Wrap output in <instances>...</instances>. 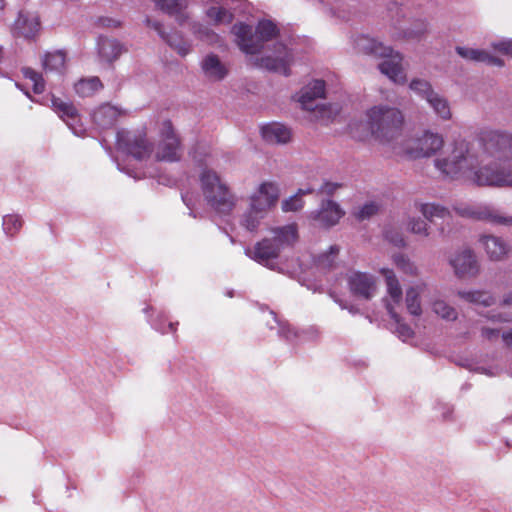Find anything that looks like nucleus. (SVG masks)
Returning <instances> with one entry per match:
<instances>
[{"label": "nucleus", "instance_id": "4c0bfd02", "mask_svg": "<svg viewBox=\"0 0 512 512\" xmlns=\"http://www.w3.org/2000/svg\"><path fill=\"white\" fill-rule=\"evenodd\" d=\"M276 201V194H254L251 198V209L257 214L274 206Z\"/></svg>", "mask_w": 512, "mask_h": 512}, {"label": "nucleus", "instance_id": "423d86ee", "mask_svg": "<svg viewBox=\"0 0 512 512\" xmlns=\"http://www.w3.org/2000/svg\"><path fill=\"white\" fill-rule=\"evenodd\" d=\"M325 95V82L323 80H312L299 92L297 101L302 109L311 111L316 120L327 122L332 120L340 112L337 104H317L318 99Z\"/></svg>", "mask_w": 512, "mask_h": 512}, {"label": "nucleus", "instance_id": "f704fd0d", "mask_svg": "<svg viewBox=\"0 0 512 512\" xmlns=\"http://www.w3.org/2000/svg\"><path fill=\"white\" fill-rule=\"evenodd\" d=\"M102 87L98 77L81 79L74 85L75 92L81 97H88L94 94Z\"/></svg>", "mask_w": 512, "mask_h": 512}, {"label": "nucleus", "instance_id": "f03ea898", "mask_svg": "<svg viewBox=\"0 0 512 512\" xmlns=\"http://www.w3.org/2000/svg\"><path fill=\"white\" fill-rule=\"evenodd\" d=\"M278 33L277 25L266 19L259 21L255 28L243 22L232 27L239 49L250 56L249 62L252 66L288 76L294 55L284 44L277 43L269 54L257 56L264 49L265 43L274 39Z\"/></svg>", "mask_w": 512, "mask_h": 512}, {"label": "nucleus", "instance_id": "bb28decb", "mask_svg": "<svg viewBox=\"0 0 512 512\" xmlns=\"http://www.w3.org/2000/svg\"><path fill=\"white\" fill-rule=\"evenodd\" d=\"M67 55L64 50L46 52L42 58V67L46 73L56 72L62 74L65 71Z\"/></svg>", "mask_w": 512, "mask_h": 512}, {"label": "nucleus", "instance_id": "ddd939ff", "mask_svg": "<svg viewBox=\"0 0 512 512\" xmlns=\"http://www.w3.org/2000/svg\"><path fill=\"white\" fill-rule=\"evenodd\" d=\"M161 138L155 154L156 159L167 162L178 161L180 159V142L171 121L165 120L162 123Z\"/></svg>", "mask_w": 512, "mask_h": 512}, {"label": "nucleus", "instance_id": "dca6fc26", "mask_svg": "<svg viewBox=\"0 0 512 512\" xmlns=\"http://www.w3.org/2000/svg\"><path fill=\"white\" fill-rule=\"evenodd\" d=\"M479 244L490 261L501 262L506 260L511 253L510 244L502 237L485 234L479 237Z\"/></svg>", "mask_w": 512, "mask_h": 512}, {"label": "nucleus", "instance_id": "4d7b16f0", "mask_svg": "<svg viewBox=\"0 0 512 512\" xmlns=\"http://www.w3.org/2000/svg\"><path fill=\"white\" fill-rule=\"evenodd\" d=\"M481 335L487 340H493L499 336V330L491 327H483L481 329Z\"/></svg>", "mask_w": 512, "mask_h": 512}, {"label": "nucleus", "instance_id": "c85d7f7f", "mask_svg": "<svg viewBox=\"0 0 512 512\" xmlns=\"http://www.w3.org/2000/svg\"><path fill=\"white\" fill-rule=\"evenodd\" d=\"M200 183L204 192H227L228 190L220 176L209 169L203 170L200 174Z\"/></svg>", "mask_w": 512, "mask_h": 512}, {"label": "nucleus", "instance_id": "3c124183", "mask_svg": "<svg viewBox=\"0 0 512 512\" xmlns=\"http://www.w3.org/2000/svg\"><path fill=\"white\" fill-rule=\"evenodd\" d=\"M385 238L392 244L398 247H404L405 246V239L404 237L396 230H387L385 232Z\"/></svg>", "mask_w": 512, "mask_h": 512}, {"label": "nucleus", "instance_id": "412c9836", "mask_svg": "<svg viewBox=\"0 0 512 512\" xmlns=\"http://www.w3.org/2000/svg\"><path fill=\"white\" fill-rule=\"evenodd\" d=\"M428 285L425 281L419 280L409 285L405 292V306L407 311L413 316L422 314L420 296L425 294Z\"/></svg>", "mask_w": 512, "mask_h": 512}, {"label": "nucleus", "instance_id": "4be33fe9", "mask_svg": "<svg viewBox=\"0 0 512 512\" xmlns=\"http://www.w3.org/2000/svg\"><path fill=\"white\" fill-rule=\"evenodd\" d=\"M457 54L467 61L482 62L491 66L502 67L504 62L502 59L489 54L483 49L471 48V47H456Z\"/></svg>", "mask_w": 512, "mask_h": 512}, {"label": "nucleus", "instance_id": "052dcab7", "mask_svg": "<svg viewBox=\"0 0 512 512\" xmlns=\"http://www.w3.org/2000/svg\"><path fill=\"white\" fill-rule=\"evenodd\" d=\"M117 162V167L120 171L122 172H125L126 174H128L129 176L133 177V178H139L140 175L135 172L134 170H130L129 168H126V167H122L121 164L116 160Z\"/></svg>", "mask_w": 512, "mask_h": 512}, {"label": "nucleus", "instance_id": "20e7f679", "mask_svg": "<svg viewBox=\"0 0 512 512\" xmlns=\"http://www.w3.org/2000/svg\"><path fill=\"white\" fill-rule=\"evenodd\" d=\"M353 45L358 53L384 58L379 63L378 68L392 82L396 84H404L406 82V73L402 67L403 57L400 53L395 52L391 47L383 45V43L368 35L356 36L353 38Z\"/></svg>", "mask_w": 512, "mask_h": 512}, {"label": "nucleus", "instance_id": "4468645a", "mask_svg": "<svg viewBox=\"0 0 512 512\" xmlns=\"http://www.w3.org/2000/svg\"><path fill=\"white\" fill-rule=\"evenodd\" d=\"M41 22L39 16L34 12L19 11L11 32L15 37L26 40H34L40 33Z\"/></svg>", "mask_w": 512, "mask_h": 512}, {"label": "nucleus", "instance_id": "a19ab883", "mask_svg": "<svg viewBox=\"0 0 512 512\" xmlns=\"http://www.w3.org/2000/svg\"><path fill=\"white\" fill-rule=\"evenodd\" d=\"M22 73L24 78L31 82L34 93L40 94L44 91L45 83L40 73L29 67L23 68Z\"/></svg>", "mask_w": 512, "mask_h": 512}, {"label": "nucleus", "instance_id": "393cba45", "mask_svg": "<svg viewBox=\"0 0 512 512\" xmlns=\"http://www.w3.org/2000/svg\"><path fill=\"white\" fill-rule=\"evenodd\" d=\"M119 116L120 110L117 107L104 104L93 112L92 119L99 128L105 129L112 127Z\"/></svg>", "mask_w": 512, "mask_h": 512}, {"label": "nucleus", "instance_id": "c9c22d12", "mask_svg": "<svg viewBox=\"0 0 512 512\" xmlns=\"http://www.w3.org/2000/svg\"><path fill=\"white\" fill-rule=\"evenodd\" d=\"M207 202L219 213L229 212L234 205L232 194H210Z\"/></svg>", "mask_w": 512, "mask_h": 512}, {"label": "nucleus", "instance_id": "a878e982", "mask_svg": "<svg viewBox=\"0 0 512 512\" xmlns=\"http://www.w3.org/2000/svg\"><path fill=\"white\" fill-rule=\"evenodd\" d=\"M98 53L103 61L112 62L124 51V47L115 39L100 36L97 42Z\"/></svg>", "mask_w": 512, "mask_h": 512}, {"label": "nucleus", "instance_id": "ea45409f", "mask_svg": "<svg viewBox=\"0 0 512 512\" xmlns=\"http://www.w3.org/2000/svg\"><path fill=\"white\" fill-rule=\"evenodd\" d=\"M270 316L277 325L278 333L280 336L286 338L289 341H301L300 333L292 328L289 323L278 320L273 312H270Z\"/></svg>", "mask_w": 512, "mask_h": 512}, {"label": "nucleus", "instance_id": "e433bc0d", "mask_svg": "<svg viewBox=\"0 0 512 512\" xmlns=\"http://www.w3.org/2000/svg\"><path fill=\"white\" fill-rule=\"evenodd\" d=\"M392 261L397 269L403 274L409 276H418L419 269L417 265L406 255L397 253L392 257Z\"/></svg>", "mask_w": 512, "mask_h": 512}, {"label": "nucleus", "instance_id": "7ed1b4c3", "mask_svg": "<svg viewBox=\"0 0 512 512\" xmlns=\"http://www.w3.org/2000/svg\"><path fill=\"white\" fill-rule=\"evenodd\" d=\"M366 121L353 120L348 129L351 136L364 141L372 136L383 144L397 140L404 124V116L400 109L387 104H378L367 109Z\"/></svg>", "mask_w": 512, "mask_h": 512}, {"label": "nucleus", "instance_id": "1a4fd4ad", "mask_svg": "<svg viewBox=\"0 0 512 512\" xmlns=\"http://www.w3.org/2000/svg\"><path fill=\"white\" fill-rule=\"evenodd\" d=\"M116 147L119 152L138 161L148 158L152 153V145L143 131H118Z\"/></svg>", "mask_w": 512, "mask_h": 512}, {"label": "nucleus", "instance_id": "72a5a7b5", "mask_svg": "<svg viewBox=\"0 0 512 512\" xmlns=\"http://www.w3.org/2000/svg\"><path fill=\"white\" fill-rule=\"evenodd\" d=\"M431 309L437 316L446 321H454L458 317L456 309L440 298L431 301Z\"/></svg>", "mask_w": 512, "mask_h": 512}, {"label": "nucleus", "instance_id": "8fccbe9b", "mask_svg": "<svg viewBox=\"0 0 512 512\" xmlns=\"http://www.w3.org/2000/svg\"><path fill=\"white\" fill-rule=\"evenodd\" d=\"M492 47L495 50L512 57V39H503L493 42Z\"/></svg>", "mask_w": 512, "mask_h": 512}, {"label": "nucleus", "instance_id": "c03bdc74", "mask_svg": "<svg viewBox=\"0 0 512 512\" xmlns=\"http://www.w3.org/2000/svg\"><path fill=\"white\" fill-rule=\"evenodd\" d=\"M191 31L201 40L213 41L217 37V35L209 27L199 22H193L191 24Z\"/></svg>", "mask_w": 512, "mask_h": 512}, {"label": "nucleus", "instance_id": "f3484780", "mask_svg": "<svg viewBox=\"0 0 512 512\" xmlns=\"http://www.w3.org/2000/svg\"><path fill=\"white\" fill-rule=\"evenodd\" d=\"M348 284L353 294L367 300L374 297L377 291L376 278L364 272H351L348 275Z\"/></svg>", "mask_w": 512, "mask_h": 512}, {"label": "nucleus", "instance_id": "680f3d73", "mask_svg": "<svg viewBox=\"0 0 512 512\" xmlns=\"http://www.w3.org/2000/svg\"><path fill=\"white\" fill-rule=\"evenodd\" d=\"M245 226L248 230H254L256 227H257V222L252 220L250 221L249 219L246 220V223H245Z\"/></svg>", "mask_w": 512, "mask_h": 512}, {"label": "nucleus", "instance_id": "6e6552de", "mask_svg": "<svg viewBox=\"0 0 512 512\" xmlns=\"http://www.w3.org/2000/svg\"><path fill=\"white\" fill-rule=\"evenodd\" d=\"M444 145V138L437 132L425 130L420 136L405 141L397 153L410 159L431 157Z\"/></svg>", "mask_w": 512, "mask_h": 512}, {"label": "nucleus", "instance_id": "2f4dec72", "mask_svg": "<svg viewBox=\"0 0 512 512\" xmlns=\"http://www.w3.org/2000/svg\"><path fill=\"white\" fill-rule=\"evenodd\" d=\"M24 225V220L21 215L16 213L6 214L2 218V231L8 238H15Z\"/></svg>", "mask_w": 512, "mask_h": 512}, {"label": "nucleus", "instance_id": "a18cd8bd", "mask_svg": "<svg viewBox=\"0 0 512 512\" xmlns=\"http://www.w3.org/2000/svg\"><path fill=\"white\" fill-rule=\"evenodd\" d=\"M304 207V202L300 194H293L282 202L284 212H297Z\"/></svg>", "mask_w": 512, "mask_h": 512}, {"label": "nucleus", "instance_id": "aec40b11", "mask_svg": "<svg viewBox=\"0 0 512 512\" xmlns=\"http://www.w3.org/2000/svg\"><path fill=\"white\" fill-rule=\"evenodd\" d=\"M156 9L173 17L180 25L185 24L190 15L187 11L188 0H154Z\"/></svg>", "mask_w": 512, "mask_h": 512}, {"label": "nucleus", "instance_id": "bf43d9fd", "mask_svg": "<svg viewBox=\"0 0 512 512\" xmlns=\"http://www.w3.org/2000/svg\"><path fill=\"white\" fill-rule=\"evenodd\" d=\"M504 344L512 349V328L502 334Z\"/></svg>", "mask_w": 512, "mask_h": 512}, {"label": "nucleus", "instance_id": "5fc2aeb1", "mask_svg": "<svg viewBox=\"0 0 512 512\" xmlns=\"http://www.w3.org/2000/svg\"><path fill=\"white\" fill-rule=\"evenodd\" d=\"M339 189H346V186L343 183L327 181L324 182L319 192H335Z\"/></svg>", "mask_w": 512, "mask_h": 512}, {"label": "nucleus", "instance_id": "f257e3e1", "mask_svg": "<svg viewBox=\"0 0 512 512\" xmlns=\"http://www.w3.org/2000/svg\"><path fill=\"white\" fill-rule=\"evenodd\" d=\"M497 156H486L465 139H455L448 146L447 155L437 158L438 171L452 179H465L479 187L512 188V165H504Z\"/></svg>", "mask_w": 512, "mask_h": 512}, {"label": "nucleus", "instance_id": "864d4df0", "mask_svg": "<svg viewBox=\"0 0 512 512\" xmlns=\"http://www.w3.org/2000/svg\"><path fill=\"white\" fill-rule=\"evenodd\" d=\"M320 332L317 327L310 326L300 333L301 341L314 340L318 338Z\"/></svg>", "mask_w": 512, "mask_h": 512}, {"label": "nucleus", "instance_id": "338daca9", "mask_svg": "<svg viewBox=\"0 0 512 512\" xmlns=\"http://www.w3.org/2000/svg\"><path fill=\"white\" fill-rule=\"evenodd\" d=\"M169 329H170V331H174L175 330V327H174L173 323H169Z\"/></svg>", "mask_w": 512, "mask_h": 512}, {"label": "nucleus", "instance_id": "2eb2a0df", "mask_svg": "<svg viewBox=\"0 0 512 512\" xmlns=\"http://www.w3.org/2000/svg\"><path fill=\"white\" fill-rule=\"evenodd\" d=\"M52 108L58 116L67 124L76 136H84L86 129L81 121L77 109L69 102L59 98H51Z\"/></svg>", "mask_w": 512, "mask_h": 512}, {"label": "nucleus", "instance_id": "7c9ffc66", "mask_svg": "<svg viewBox=\"0 0 512 512\" xmlns=\"http://www.w3.org/2000/svg\"><path fill=\"white\" fill-rule=\"evenodd\" d=\"M429 107L433 110L434 114L441 120L447 121L452 117L449 101L438 92H435L426 101Z\"/></svg>", "mask_w": 512, "mask_h": 512}, {"label": "nucleus", "instance_id": "37998d69", "mask_svg": "<svg viewBox=\"0 0 512 512\" xmlns=\"http://www.w3.org/2000/svg\"><path fill=\"white\" fill-rule=\"evenodd\" d=\"M386 307H387V310H388L389 314L391 315V317L395 320V322L397 324L396 333L398 334V336L403 341H407L408 339H410L413 336L412 329L408 325H406L404 323H400L399 317L395 313L394 307L391 304V302H388Z\"/></svg>", "mask_w": 512, "mask_h": 512}, {"label": "nucleus", "instance_id": "58836bf2", "mask_svg": "<svg viewBox=\"0 0 512 512\" xmlns=\"http://www.w3.org/2000/svg\"><path fill=\"white\" fill-rule=\"evenodd\" d=\"M409 89L417 96L427 101L436 91L429 81L421 78H414L409 84Z\"/></svg>", "mask_w": 512, "mask_h": 512}, {"label": "nucleus", "instance_id": "de8ad7c7", "mask_svg": "<svg viewBox=\"0 0 512 512\" xmlns=\"http://www.w3.org/2000/svg\"><path fill=\"white\" fill-rule=\"evenodd\" d=\"M338 254V248L331 246L329 253L322 254L318 257V264L322 268H330Z\"/></svg>", "mask_w": 512, "mask_h": 512}, {"label": "nucleus", "instance_id": "9b49d317", "mask_svg": "<svg viewBox=\"0 0 512 512\" xmlns=\"http://www.w3.org/2000/svg\"><path fill=\"white\" fill-rule=\"evenodd\" d=\"M454 274L460 279L476 277L480 272V263L476 253L469 247H462L449 257Z\"/></svg>", "mask_w": 512, "mask_h": 512}, {"label": "nucleus", "instance_id": "09e8293b", "mask_svg": "<svg viewBox=\"0 0 512 512\" xmlns=\"http://www.w3.org/2000/svg\"><path fill=\"white\" fill-rule=\"evenodd\" d=\"M485 317L492 323H506L512 321V314L507 312L492 311Z\"/></svg>", "mask_w": 512, "mask_h": 512}, {"label": "nucleus", "instance_id": "c756f323", "mask_svg": "<svg viewBox=\"0 0 512 512\" xmlns=\"http://www.w3.org/2000/svg\"><path fill=\"white\" fill-rule=\"evenodd\" d=\"M457 295L466 302L474 305L489 307L495 303V298L484 290H461Z\"/></svg>", "mask_w": 512, "mask_h": 512}, {"label": "nucleus", "instance_id": "b1692460", "mask_svg": "<svg viewBox=\"0 0 512 512\" xmlns=\"http://www.w3.org/2000/svg\"><path fill=\"white\" fill-rule=\"evenodd\" d=\"M343 214L344 212L336 202L326 200L322 202L316 219L325 226H333L338 223Z\"/></svg>", "mask_w": 512, "mask_h": 512}, {"label": "nucleus", "instance_id": "6e6d98bb", "mask_svg": "<svg viewBox=\"0 0 512 512\" xmlns=\"http://www.w3.org/2000/svg\"><path fill=\"white\" fill-rule=\"evenodd\" d=\"M280 187L274 181H265L259 185L258 192H279Z\"/></svg>", "mask_w": 512, "mask_h": 512}, {"label": "nucleus", "instance_id": "79ce46f5", "mask_svg": "<svg viewBox=\"0 0 512 512\" xmlns=\"http://www.w3.org/2000/svg\"><path fill=\"white\" fill-rule=\"evenodd\" d=\"M406 228L411 233L422 237H428L430 235L428 223L420 218H409L406 223Z\"/></svg>", "mask_w": 512, "mask_h": 512}, {"label": "nucleus", "instance_id": "a211bd4d", "mask_svg": "<svg viewBox=\"0 0 512 512\" xmlns=\"http://www.w3.org/2000/svg\"><path fill=\"white\" fill-rule=\"evenodd\" d=\"M145 24L154 29L160 38L165 41L172 49H174L179 55L186 56L191 51V44L189 41L184 39L182 34L178 31L172 33H166L163 24L159 21H155L147 17Z\"/></svg>", "mask_w": 512, "mask_h": 512}, {"label": "nucleus", "instance_id": "473e14b6", "mask_svg": "<svg viewBox=\"0 0 512 512\" xmlns=\"http://www.w3.org/2000/svg\"><path fill=\"white\" fill-rule=\"evenodd\" d=\"M415 208L430 222L435 218L446 219L450 217V211L440 205L432 203H416Z\"/></svg>", "mask_w": 512, "mask_h": 512}, {"label": "nucleus", "instance_id": "6ab92c4d", "mask_svg": "<svg viewBox=\"0 0 512 512\" xmlns=\"http://www.w3.org/2000/svg\"><path fill=\"white\" fill-rule=\"evenodd\" d=\"M201 70L208 81L220 82L228 76L230 68L218 55L209 53L201 61Z\"/></svg>", "mask_w": 512, "mask_h": 512}, {"label": "nucleus", "instance_id": "9d476101", "mask_svg": "<svg viewBox=\"0 0 512 512\" xmlns=\"http://www.w3.org/2000/svg\"><path fill=\"white\" fill-rule=\"evenodd\" d=\"M455 212L463 217L477 221H484L491 225L512 227V216L502 213L490 206L459 205L454 207Z\"/></svg>", "mask_w": 512, "mask_h": 512}, {"label": "nucleus", "instance_id": "e2e57ef3", "mask_svg": "<svg viewBox=\"0 0 512 512\" xmlns=\"http://www.w3.org/2000/svg\"><path fill=\"white\" fill-rule=\"evenodd\" d=\"M192 195H193V194H184V195H182V200H183V202H184L187 206H189V201H190L189 196H192Z\"/></svg>", "mask_w": 512, "mask_h": 512}, {"label": "nucleus", "instance_id": "0eeeda50", "mask_svg": "<svg viewBox=\"0 0 512 512\" xmlns=\"http://www.w3.org/2000/svg\"><path fill=\"white\" fill-rule=\"evenodd\" d=\"M478 144L484 155L497 156L498 160H512V133L484 129L478 134Z\"/></svg>", "mask_w": 512, "mask_h": 512}, {"label": "nucleus", "instance_id": "774afa93", "mask_svg": "<svg viewBox=\"0 0 512 512\" xmlns=\"http://www.w3.org/2000/svg\"><path fill=\"white\" fill-rule=\"evenodd\" d=\"M2 56H3V48H2V46L0 45V61L2 60Z\"/></svg>", "mask_w": 512, "mask_h": 512}, {"label": "nucleus", "instance_id": "13d9d810", "mask_svg": "<svg viewBox=\"0 0 512 512\" xmlns=\"http://www.w3.org/2000/svg\"><path fill=\"white\" fill-rule=\"evenodd\" d=\"M98 22L102 27H118L120 25L119 21L108 17L99 18Z\"/></svg>", "mask_w": 512, "mask_h": 512}, {"label": "nucleus", "instance_id": "603ef678", "mask_svg": "<svg viewBox=\"0 0 512 512\" xmlns=\"http://www.w3.org/2000/svg\"><path fill=\"white\" fill-rule=\"evenodd\" d=\"M427 31V23L421 21L417 24V28L415 30H408L405 32V37L407 38H418L425 34Z\"/></svg>", "mask_w": 512, "mask_h": 512}, {"label": "nucleus", "instance_id": "49530a36", "mask_svg": "<svg viewBox=\"0 0 512 512\" xmlns=\"http://www.w3.org/2000/svg\"><path fill=\"white\" fill-rule=\"evenodd\" d=\"M380 209V205L375 201H370L362 205L356 212L355 216L360 219H368L375 215Z\"/></svg>", "mask_w": 512, "mask_h": 512}, {"label": "nucleus", "instance_id": "f8f14e48", "mask_svg": "<svg viewBox=\"0 0 512 512\" xmlns=\"http://www.w3.org/2000/svg\"><path fill=\"white\" fill-rule=\"evenodd\" d=\"M211 5L207 7L204 14L208 21L216 26L227 25L233 21L234 11L242 8L244 0H208Z\"/></svg>", "mask_w": 512, "mask_h": 512}, {"label": "nucleus", "instance_id": "39448f33", "mask_svg": "<svg viewBox=\"0 0 512 512\" xmlns=\"http://www.w3.org/2000/svg\"><path fill=\"white\" fill-rule=\"evenodd\" d=\"M274 237L271 239H263L256 243L253 249H246L245 253L248 257L256 262L274 268V261L277 259L281 251L298 239V230L296 224H289L274 229Z\"/></svg>", "mask_w": 512, "mask_h": 512}, {"label": "nucleus", "instance_id": "69168bd1", "mask_svg": "<svg viewBox=\"0 0 512 512\" xmlns=\"http://www.w3.org/2000/svg\"><path fill=\"white\" fill-rule=\"evenodd\" d=\"M297 192H299V193H302V192H313V190L298 189Z\"/></svg>", "mask_w": 512, "mask_h": 512}, {"label": "nucleus", "instance_id": "0e129e2a", "mask_svg": "<svg viewBox=\"0 0 512 512\" xmlns=\"http://www.w3.org/2000/svg\"><path fill=\"white\" fill-rule=\"evenodd\" d=\"M5 6V1L4 0H0V10H2Z\"/></svg>", "mask_w": 512, "mask_h": 512}, {"label": "nucleus", "instance_id": "5701e85b", "mask_svg": "<svg viewBox=\"0 0 512 512\" xmlns=\"http://www.w3.org/2000/svg\"><path fill=\"white\" fill-rule=\"evenodd\" d=\"M261 135L269 144H286L291 140L290 129L277 122L262 126Z\"/></svg>", "mask_w": 512, "mask_h": 512}, {"label": "nucleus", "instance_id": "cd10ccee", "mask_svg": "<svg viewBox=\"0 0 512 512\" xmlns=\"http://www.w3.org/2000/svg\"><path fill=\"white\" fill-rule=\"evenodd\" d=\"M379 273L384 278L390 300L395 304H399L402 300L403 292L395 272L390 268L383 267L379 270Z\"/></svg>", "mask_w": 512, "mask_h": 512}]
</instances>
